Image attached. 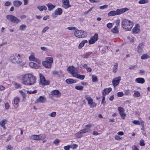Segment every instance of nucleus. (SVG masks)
Listing matches in <instances>:
<instances>
[{"label": "nucleus", "mask_w": 150, "mask_h": 150, "mask_svg": "<svg viewBox=\"0 0 150 150\" xmlns=\"http://www.w3.org/2000/svg\"><path fill=\"white\" fill-rule=\"evenodd\" d=\"M6 120L5 119H4L1 121L0 122V125L2 127L5 129H6L5 125L6 124Z\"/></svg>", "instance_id": "nucleus-33"}, {"label": "nucleus", "mask_w": 150, "mask_h": 150, "mask_svg": "<svg viewBox=\"0 0 150 150\" xmlns=\"http://www.w3.org/2000/svg\"><path fill=\"white\" fill-rule=\"evenodd\" d=\"M6 17L8 20L14 23H17L20 22V20L17 17L12 15H7Z\"/></svg>", "instance_id": "nucleus-9"}, {"label": "nucleus", "mask_w": 150, "mask_h": 150, "mask_svg": "<svg viewBox=\"0 0 150 150\" xmlns=\"http://www.w3.org/2000/svg\"><path fill=\"white\" fill-rule=\"evenodd\" d=\"M14 86L15 88H18L20 87L21 85L20 84L17 83H14Z\"/></svg>", "instance_id": "nucleus-45"}, {"label": "nucleus", "mask_w": 150, "mask_h": 150, "mask_svg": "<svg viewBox=\"0 0 150 150\" xmlns=\"http://www.w3.org/2000/svg\"><path fill=\"white\" fill-rule=\"evenodd\" d=\"M75 89L79 90L81 91L83 89V87L81 86H75Z\"/></svg>", "instance_id": "nucleus-42"}, {"label": "nucleus", "mask_w": 150, "mask_h": 150, "mask_svg": "<svg viewBox=\"0 0 150 150\" xmlns=\"http://www.w3.org/2000/svg\"><path fill=\"white\" fill-rule=\"evenodd\" d=\"M150 58L149 54L147 53L143 54L141 57V59L145 60Z\"/></svg>", "instance_id": "nucleus-28"}, {"label": "nucleus", "mask_w": 150, "mask_h": 150, "mask_svg": "<svg viewBox=\"0 0 150 150\" xmlns=\"http://www.w3.org/2000/svg\"><path fill=\"white\" fill-rule=\"evenodd\" d=\"M22 56L17 53L12 54L10 57V60L12 63L18 64L22 62Z\"/></svg>", "instance_id": "nucleus-2"}, {"label": "nucleus", "mask_w": 150, "mask_h": 150, "mask_svg": "<svg viewBox=\"0 0 150 150\" xmlns=\"http://www.w3.org/2000/svg\"><path fill=\"white\" fill-rule=\"evenodd\" d=\"M20 100V99L18 97H16L14 98V103L15 105H17Z\"/></svg>", "instance_id": "nucleus-41"}, {"label": "nucleus", "mask_w": 150, "mask_h": 150, "mask_svg": "<svg viewBox=\"0 0 150 150\" xmlns=\"http://www.w3.org/2000/svg\"><path fill=\"white\" fill-rule=\"evenodd\" d=\"M56 112H54L48 114L49 116L51 117H54L56 115Z\"/></svg>", "instance_id": "nucleus-46"}, {"label": "nucleus", "mask_w": 150, "mask_h": 150, "mask_svg": "<svg viewBox=\"0 0 150 150\" xmlns=\"http://www.w3.org/2000/svg\"><path fill=\"white\" fill-rule=\"evenodd\" d=\"M122 26L125 30L130 31L133 25L132 21L127 19L123 20L122 22Z\"/></svg>", "instance_id": "nucleus-4"}, {"label": "nucleus", "mask_w": 150, "mask_h": 150, "mask_svg": "<svg viewBox=\"0 0 150 150\" xmlns=\"http://www.w3.org/2000/svg\"><path fill=\"white\" fill-rule=\"evenodd\" d=\"M22 81L23 84L26 86H31L34 84L36 79L32 74H27L23 76Z\"/></svg>", "instance_id": "nucleus-1"}, {"label": "nucleus", "mask_w": 150, "mask_h": 150, "mask_svg": "<svg viewBox=\"0 0 150 150\" xmlns=\"http://www.w3.org/2000/svg\"><path fill=\"white\" fill-rule=\"evenodd\" d=\"M62 11V10L61 8H58L54 11V13H52V17L53 18H55L57 17V15H61Z\"/></svg>", "instance_id": "nucleus-12"}, {"label": "nucleus", "mask_w": 150, "mask_h": 150, "mask_svg": "<svg viewBox=\"0 0 150 150\" xmlns=\"http://www.w3.org/2000/svg\"><path fill=\"white\" fill-rule=\"evenodd\" d=\"M105 96L102 95V99L101 102V104L103 105H105Z\"/></svg>", "instance_id": "nucleus-47"}, {"label": "nucleus", "mask_w": 150, "mask_h": 150, "mask_svg": "<svg viewBox=\"0 0 150 150\" xmlns=\"http://www.w3.org/2000/svg\"><path fill=\"white\" fill-rule=\"evenodd\" d=\"M115 138L117 140H120L122 139V137L118 135H115Z\"/></svg>", "instance_id": "nucleus-50"}, {"label": "nucleus", "mask_w": 150, "mask_h": 150, "mask_svg": "<svg viewBox=\"0 0 150 150\" xmlns=\"http://www.w3.org/2000/svg\"><path fill=\"white\" fill-rule=\"evenodd\" d=\"M62 6L65 9H67L71 6V5L69 4V0H62Z\"/></svg>", "instance_id": "nucleus-15"}, {"label": "nucleus", "mask_w": 150, "mask_h": 150, "mask_svg": "<svg viewBox=\"0 0 150 150\" xmlns=\"http://www.w3.org/2000/svg\"><path fill=\"white\" fill-rule=\"evenodd\" d=\"M76 29V28L74 27H68L67 28V29L69 30H75Z\"/></svg>", "instance_id": "nucleus-62"}, {"label": "nucleus", "mask_w": 150, "mask_h": 150, "mask_svg": "<svg viewBox=\"0 0 150 150\" xmlns=\"http://www.w3.org/2000/svg\"><path fill=\"white\" fill-rule=\"evenodd\" d=\"M42 136L41 135H33L30 137L31 139L35 140H40L41 139Z\"/></svg>", "instance_id": "nucleus-23"}, {"label": "nucleus", "mask_w": 150, "mask_h": 150, "mask_svg": "<svg viewBox=\"0 0 150 150\" xmlns=\"http://www.w3.org/2000/svg\"><path fill=\"white\" fill-rule=\"evenodd\" d=\"M132 123L136 125H139L141 124H143V125L144 126V122L142 120H141L140 121L138 120H134L133 121Z\"/></svg>", "instance_id": "nucleus-30"}, {"label": "nucleus", "mask_w": 150, "mask_h": 150, "mask_svg": "<svg viewBox=\"0 0 150 150\" xmlns=\"http://www.w3.org/2000/svg\"><path fill=\"white\" fill-rule=\"evenodd\" d=\"M88 42V41L86 40H82L79 44L78 48L79 49H81L82 48L84 45L85 44Z\"/></svg>", "instance_id": "nucleus-25"}, {"label": "nucleus", "mask_w": 150, "mask_h": 150, "mask_svg": "<svg viewBox=\"0 0 150 150\" xmlns=\"http://www.w3.org/2000/svg\"><path fill=\"white\" fill-rule=\"evenodd\" d=\"M81 69L79 68H76L73 66H70L67 68V71L74 77L77 73V71L80 70L81 68L80 67Z\"/></svg>", "instance_id": "nucleus-7"}, {"label": "nucleus", "mask_w": 150, "mask_h": 150, "mask_svg": "<svg viewBox=\"0 0 150 150\" xmlns=\"http://www.w3.org/2000/svg\"><path fill=\"white\" fill-rule=\"evenodd\" d=\"M140 28V26L139 24L137 23L135 24L132 29V33L135 34L139 33L141 30Z\"/></svg>", "instance_id": "nucleus-13"}, {"label": "nucleus", "mask_w": 150, "mask_h": 150, "mask_svg": "<svg viewBox=\"0 0 150 150\" xmlns=\"http://www.w3.org/2000/svg\"><path fill=\"white\" fill-rule=\"evenodd\" d=\"M70 148H72L73 149H76L77 147H78V145L76 144H74L72 145H70Z\"/></svg>", "instance_id": "nucleus-57"}, {"label": "nucleus", "mask_w": 150, "mask_h": 150, "mask_svg": "<svg viewBox=\"0 0 150 150\" xmlns=\"http://www.w3.org/2000/svg\"><path fill=\"white\" fill-rule=\"evenodd\" d=\"M112 90V89L110 87L105 88L102 91V95L105 96L108 94Z\"/></svg>", "instance_id": "nucleus-18"}, {"label": "nucleus", "mask_w": 150, "mask_h": 150, "mask_svg": "<svg viewBox=\"0 0 150 150\" xmlns=\"http://www.w3.org/2000/svg\"><path fill=\"white\" fill-rule=\"evenodd\" d=\"M50 95L52 97H58L61 96V93L58 90H54L51 91Z\"/></svg>", "instance_id": "nucleus-14"}, {"label": "nucleus", "mask_w": 150, "mask_h": 150, "mask_svg": "<svg viewBox=\"0 0 150 150\" xmlns=\"http://www.w3.org/2000/svg\"><path fill=\"white\" fill-rule=\"evenodd\" d=\"M124 95V94L122 92H119L117 93V96L118 97H121Z\"/></svg>", "instance_id": "nucleus-48"}, {"label": "nucleus", "mask_w": 150, "mask_h": 150, "mask_svg": "<svg viewBox=\"0 0 150 150\" xmlns=\"http://www.w3.org/2000/svg\"><path fill=\"white\" fill-rule=\"evenodd\" d=\"M140 96V93L137 91H135L133 96L134 97L137 98L139 97Z\"/></svg>", "instance_id": "nucleus-37"}, {"label": "nucleus", "mask_w": 150, "mask_h": 150, "mask_svg": "<svg viewBox=\"0 0 150 150\" xmlns=\"http://www.w3.org/2000/svg\"><path fill=\"white\" fill-rule=\"evenodd\" d=\"M47 6L48 7V10L51 11L54 8L55 6L52 4L51 3H49L46 4Z\"/></svg>", "instance_id": "nucleus-35"}, {"label": "nucleus", "mask_w": 150, "mask_h": 150, "mask_svg": "<svg viewBox=\"0 0 150 150\" xmlns=\"http://www.w3.org/2000/svg\"><path fill=\"white\" fill-rule=\"evenodd\" d=\"M10 106L9 104V103L7 102L5 103V109L8 110L9 109Z\"/></svg>", "instance_id": "nucleus-49"}, {"label": "nucleus", "mask_w": 150, "mask_h": 150, "mask_svg": "<svg viewBox=\"0 0 150 150\" xmlns=\"http://www.w3.org/2000/svg\"><path fill=\"white\" fill-rule=\"evenodd\" d=\"M66 83L68 84H72L75 83L76 82V80H73L71 79H68L66 80Z\"/></svg>", "instance_id": "nucleus-29"}, {"label": "nucleus", "mask_w": 150, "mask_h": 150, "mask_svg": "<svg viewBox=\"0 0 150 150\" xmlns=\"http://www.w3.org/2000/svg\"><path fill=\"white\" fill-rule=\"evenodd\" d=\"M98 39V35L97 33L95 34L94 35L92 36L88 41L89 44H94Z\"/></svg>", "instance_id": "nucleus-11"}, {"label": "nucleus", "mask_w": 150, "mask_h": 150, "mask_svg": "<svg viewBox=\"0 0 150 150\" xmlns=\"http://www.w3.org/2000/svg\"><path fill=\"white\" fill-rule=\"evenodd\" d=\"M42 64V65L46 68H50L51 67L52 64L45 61L43 62Z\"/></svg>", "instance_id": "nucleus-24"}, {"label": "nucleus", "mask_w": 150, "mask_h": 150, "mask_svg": "<svg viewBox=\"0 0 150 150\" xmlns=\"http://www.w3.org/2000/svg\"><path fill=\"white\" fill-rule=\"evenodd\" d=\"M135 81L137 83L141 84H143L145 82L144 79L143 78L140 77L137 78Z\"/></svg>", "instance_id": "nucleus-22"}, {"label": "nucleus", "mask_w": 150, "mask_h": 150, "mask_svg": "<svg viewBox=\"0 0 150 150\" xmlns=\"http://www.w3.org/2000/svg\"><path fill=\"white\" fill-rule=\"evenodd\" d=\"M26 92L28 94H32L36 93L37 92V91L36 90H34L33 91H30L28 90H27Z\"/></svg>", "instance_id": "nucleus-43"}, {"label": "nucleus", "mask_w": 150, "mask_h": 150, "mask_svg": "<svg viewBox=\"0 0 150 150\" xmlns=\"http://www.w3.org/2000/svg\"><path fill=\"white\" fill-rule=\"evenodd\" d=\"M111 32L113 33H117L119 32L118 27L117 25H116L111 29Z\"/></svg>", "instance_id": "nucleus-32"}, {"label": "nucleus", "mask_w": 150, "mask_h": 150, "mask_svg": "<svg viewBox=\"0 0 150 150\" xmlns=\"http://www.w3.org/2000/svg\"><path fill=\"white\" fill-rule=\"evenodd\" d=\"M144 47V45L142 43L139 44L137 49V52L139 53H141L144 52L143 48Z\"/></svg>", "instance_id": "nucleus-21"}, {"label": "nucleus", "mask_w": 150, "mask_h": 150, "mask_svg": "<svg viewBox=\"0 0 150 150\" xmlns=\"http://www.w3.org/2000/svg\"><path fill=\"white\" fill-rule=\"evenodd\" d=\"M74 77L77 78L81 80H83L85 78L84 75H80L78 74V73L74 75Z\"/></svg>", "instance_id": "nucleus-27"}, {"label": "nucleus", "mask_w": 150, "mask_h": 150, "mask_svg": "<svg viewBox=\"0 0 150 150\" xmlns=\"http://www.w3.org/2000/svg\"><path fill=\"white\" fill-rule=\"evenodd\" d=\"M29 65L30 67L35 69H39L40 66L38 64L33 62H31L29 63Z\"/></svg>", "instance_id": "nucleus-19"}, {"label": "nucleus", "mask_w": 150, "mask_h": 150, "mask_svg": "<svg viewBox=\"0 0 150 150\" xmlns=\"http://www.w3.org/2000/svg\"><path fill=\"white\" fill-rule=\"evenodd\" d=\"M91 54V53L89 52L85 54L84 55V58H87Z\"/></svg>", "instance_id": "nucleus-59"}, {"label": "nucleus", "mask_w": 150, "mask_h": 150, "mask_svg": "<svg viewBox=\"0 0 150 150\" xmlns=\"http://www.w3.org/2000/svg\"><path fill=\"white\" fill-rule=\"evenodd\" d=\"M129 10V9L127 8L117 9L115 11H112L109 12L108 13V15L109 16H112L116 15H121L128 11Z\"/></svg>", "instance_id": "nucleus-5"}, {"label": "nucleus", "mask_w": 150, "mask_h": 150, "mask_svg": "<svg viewBox=\"0 0 150 150\" xmlns=\"http://www.w3.org/2000/svg\"><path fill=\"white\" fill-rule=\"evenodd\" d=\"M85 98L87 101L88 105L90 108H94L96 106L97 104L93 101L92 98L88 95H86Z\"/></svg>", "instance_id": "nucleus-6"}, {"label": "nucleus", "mask_w": 150, "mask_h": 150, "mask_svg": "<svg viewBox=\"0 0 150 150\" xmlns=\"http://www.w3.org/2000/svg\"><path fill=\"white\" fill-rule=\"evenodd\" d=\"M27 26L25 24H22L19 26V29L20 30L23 31L26 28Z\"/></svg>", "instance_id": "nucleus-39"}, {"label": "nucleus", "mask_w": 150, "mask_h": 150, "mask_svg": "<svg viewBox=\"0 0 150 150\" xmlns=\"http://www.w3.org/2000/svg\"><path fill=\"white\" fill-rule=\"evenodd\" d=\"M53 58L51 57H47L45 58V61L46 62H47L48 63H50V64H52L53 62Z\"/></svg>", "instance_id": "nucleus-36"}, {"label": "nucleus", "mask_w": 150, "mask_h": 150, "mask_svg": "<svg viewBox=\"0 0 150 150\" xmlns=\"http://www.w3.org/2000/svg\"><path fill=\"white\" fill-rule=\"evenodd\" d=\"M60 140L59 139H57L53 141V143L55 144L56 145H57V144L59 143L60 142Z\"/></svg>", "instance_id": "nucleus-53"}, {"label": "nucleus", "mask_w": 150, "mask_h": 150, "mask_svg": "<svg viewBox=\"0 0 150 150\" xmlns=\"http://www.w3.org/2000/svg\"><path fill=\"white\" fill-rule=\"evenodd\" d=\"M74 34L76 37L79 38H84L87 35V33L86 32L81 30L76 31Z\"/></svg>", "instance_id": "nucleus-8"}, {"label": "nucleus", "mask_w": 150, "mask_h": 150, "mask_svg": "<svg viewBox=\"0 0 150 150\" xmlns=\"http://www.w3.org/2000/svg\"><path fill=\"white\" fill-rule=\"evenodd\" d=\"M11 4V3L9 1H6L4 4V5L5 6H10Z\"/></svg>", "instance_id": "nucleus-58"}, {"label": "nucleus", "mask_w": 150, "mask_h": 150, "mask_svg": "<svg viewBox=\"0 0 150 150\" xmlns=\"http://www.w3.org/2000/svg\"><path fill=\"white\" fill-rule=\"evenodd\" d=\"M124 92L126 95L128 96L130 94V90L129 89L125 90Z\"/></svg>", "instance_id": "nucleus-51"}, {"label": "nucleus", "mask_w": 150, "mask_h": 150, "mask_svg": "<svg viewBox=\"0 0 150 150\" xmlns=\"http://www.w3.org/2000/svg\"><path fill=\"white\" fill-rule=\"evenodd\" d=\"M22 4V2L19 1L15 0L13 2V5L16 7L20 6Z\"/></svg>", "instance_id": "nucleus-26"}, {"label": "nucleus", "mask_w": 150, "mask_h": 150, "mask_svg": "<svg viewBox=\"0 0 150 150\" xmlns=\"http://www.w3.org/2000/svg\"><path fill=\"white\" fill-rule=\"evenodd\" d=\"M118 64L117 63H115L114 65L113 70V72L114 73H115L117 71L118 68Z\"/></svg>", "instance_id": "nucleus-38"}, {"label": "nucleus", "mask_w": 150, "mask_h": 150, "mask_svg": "<svg viewBox=\"0 0 150 150\" xmlns=\"http://www.w3.org/2000/svg\"><path fill=\"white\" fill-rule=\"evenodd\" d=\"M92 81L93 82H96L97 81V77L95 75H93L92 76Z\"/></svg>", "instance_id": "nucleus-44"}, {"label": "nucleus", "mask_w": 150, "mask_h": 150, "mask_svg": "<svg viewBox=\"0 0 150 150\" xmlns=\"http://www.w3.org/2000/svg\"><path fill=\"white\" fill-rule=\"evenodd\" d=\"M139 144L141 146H143L145 145L144 140H143L142 139L140 141Z\"/></svg>", "instance_id": "nucleus-54"}, {"label": "nucleus", "mask_w": 150, "mask_h": 150, "mask_svg": "<svg viewBox=\"0 0 150 150\" xmlns=\"http://www.w3.org/2000/svg\"><path fill=\"white\" fill-rule=\"evenodd\" d=\"M119 113L122 118L124 119L126 116V114L124 112V109L122 107H119L118 108Z\"/></svg>", "instance_id": "nucleus-17"}, {"label": "nucleus", "mask_w": 150, "mask_h": 150, "mask_svg": "<svg viewBox=\"0 0 150 150\" xmlns=\"http://www.w3.org/2000/svg\"><path fill=\"white\" fill-rule=\"evenodd\" d=\"M107 26L108 28H110L112 26V24L111 23H109L107 24Z\"/></svg>", "instance_id": "nucleus-60"}, {"label": "nucleus", "mask_w": 150, "mask_h": 150, "mask_svg": "<svg viewBox=\"0 0 150 150\" xmlns=\"http://www.w3.org/2000/svg\"><path fill=\"white\" fill-rule=\"evenodd\" d=\"M39 76L40 78V82L42 85L43 86H45L49 84V81L46 80L44 76L41 74H39Z\"/></svg>", "instance_id": "nucleus-10"}, {"label": "nucleus", "mask_w": 150, "mask_h": 150, "mask_svg": "<svg viewBox=\"0 0 150 150\" xmlns=\"http://www.w3.org/2000/svg\"><path fill=\"white\" fill-rule=\"evenodd\" d=\"M108 7V5L105 4L103 6H101L99 7L100 9H104Z\"/></svg>", "instance_id": "nucleus-55"}, {"label": "nucleus", "mask_w": 150, "mask_h": 150, "mask_svg": "<svg viewBox=\"0 0 150 150\" xmlns=\"http://www.w3.org/2000/svg\"><path fill=\"white\" fill-rule=\"evenodd\" d=\"M46 100V98L42 96H40L37 100V103H45Z\"/></svg>", "instance_id": "nucleus-20"}, {"label": "nucleus", "mask_w": 150, "mask_h": 150, "mask_svg": "<svg viewBox=\"0 0 150 150\" xmlns=\"http://www.w3.org/2000/svg\"><path fill=\"white\" fill-rule=\"evenodd\" d=\"M37 8L40 11H42L43 10H46L47 9L46 7L45 6H37Z\"/></svg>", "instance_id": "nucleus-34"}, {"label": "nucleus", "mask_w": 150, "mask_h": 150, "mask_svg": "<svg viewBox=\"0 0 150 150\" xmlns=\"http://www.w3.org/2000/svg\"><path fill=\"white\" fill-rule=\"evenodd\" d=\"M49 28V27L48 26H46L42 30V33H45L46 30H48Z\"/></svg>", "instance_id": "nucleus-52"}, {"label": "nucleus", "mask_w": 150, "mask_h": 150, "mask_svg": "<svg viewBox=\"0 0 150 150\" xmlns=\"http://www.w3.org/2000/svg\"><path fill=\"white\" fill-rule=\"evenodd\" d=\"M93 126V125L91 124H88L85 126V128L81 130L76 133L75 134L76 137L77 138H80L81 137L83 134L90 131H91V128Z\"/></svg>", "instance_id": "nucleus-3"}, {"label": "nucleus", "mask_w": 150, "mask_h": 150, "mask_svg": "<svg viewBox=\"0 0 150 150\" xmlns=\"http://www.w3.org/2000/svg\"><path fill=\"white\" fill-rule=\"evenodd\" d=\"M6 148H7V150H12L13 148L12 146L10 145H8Z\"/></svg>", "instance_id": "nucleus-56"}, {"label": "nucleus", "mask_w": 150, "mask_h": 150, "mask_svg": "<svg viewBox=\"0 0 150 150\" xmlns=\"http://www.w3.org/2000/svg\"><path fill=\"white\" fill-rule=\"evenodd\" d=\"M35 54L34 53H32L29 57V59L30 61H35Z\"/></svg>", "instance_id": "nucleus-31"}, {"label": "nucleus", "mask_w": 150, "mask_h": 150, "mask_svg": "<svg viewBox=\"0 0 150 150\" xmlns=\"http://www.w3.org/2000/svg\"><path fill=\"white\" fill-rule=\"evenodd\" d=\"M70 148V145L65 146L64 147V149L65 150H69Z\"/></svg>", "instance_id": "nucleus-63"}, {"label": "nucleus", "mask_w": 150, "mask_h": 150, "mask_svg": "<svg viewBox=\"0 0 150 150\" xmlns=\"http://www.w3.org/2000/svg\"><path fill=\"white\" fill-rule=\"evenodd\" d=\"M20 17L21 19H24L26 18V16L24 15H21L20 16Z\"/></svg>", "instance_id": "nucleus-64"}, {"label": "nucleus", "mask_w": 150, "mask_h": 150, "mask_svg": "<svg viewBox=\"0 0 150 150\" xmlns=\"http://www.w3.org/2000/svg\"><path fill=\"white\" fill-rule=\"evenodd\" d=\"M148 0H140L139 1V3L140 4H144L148 3Z\"/></svg>", "instance_id": "nucleus-40"}, {"label": "nucleus", "mask_w": 150, "mask_h": 150, "mask_svg": "<svg viewBox=\"0 0 150 150\" xmlns=\"http://www.w3.org/2000/svg\"><path fill=\"white\" fill-rule=\"evenodd\" d=\"M34 61L37 63L39 65L41 63V62L37 58L35 59Z\"/></svg>", "instance_id": "nucleus-61"}, {"label": "nucleus", "mask_w": 150, "mask_h": 150, "mask_svg": "<svg viewBox=\"0 0 150 150\" xmlns=\"http://www.w3.org/2000/svg\"><path fill=\"white\" fill-rule=\"evenodd\" d=\"M120 80L121 77L119 76L115 78L113 80L112 83L114 87L116 86L119 84Z\"/></svg>", "instance_id": "nucleus-16"}]
</instances>
